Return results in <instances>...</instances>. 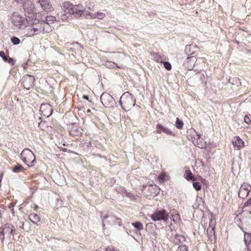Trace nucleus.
Instances as JSON below:
<instances>
[{
    "instance_id": "6ab92c4d",
    "label": "nucleus",
    "mask_w": 251,
    "mask_h": 251,
    "mask_svg": "<svg viewBox=\"0 0 251 251\" xmlns=\"http://www.w3.org/2000/svg\"><path fill=\"white\" fill-rule=\"evenodd\" d=\"M162 131L170 135L173 134L172 131L168 128L165 127L161 124H158L156 126V133H160Z\"/></svg>"
},
{
    "instance_id": "09e8293b",
    "label": "nucleus",
    "mask_w": 251,
    "mask_h": 251,
    "mask_svg": "<svg viewBox=\"0 0 251 251\" xmlns=\"http://www.w3.org/2000/svg\"><path fill=\"white\" fill-rule=\"evenodd\" d=\"M83 98L87 100H89V98H88V96H86V95H83Z\"/></svg>"
},
{
    "instance_id": "ea45409f",
    "label": "nucleus",
    "mask_w": 251,
    "mask_h": 251,
    "mask_svg": "<svg viewBox=\"0 0 251 251\" xmlns=\"http://www.w3.org/2000/svg\"><path fill=\"white\" fill-rule=\"evenodd\" d=\"M166 176V175L165 173H161L158 176V178L160 181H163Z\"/></svg>"
},
{
    "instance_id": "c03bdc74",
    "label": "nucleus",
    "mask_w": 251,
    "mask_h": 251,
    "mask_svg": "<svg viewBox=\"0 0 251 251\" xmlns=\"http://www.w3.org/2000/svg\"><path fill=\"white\" fill-rule=\"evenodd\" d=\"M0 56L2 58V59L3 60L4 59V58L6 56L5 55V53L4 52L2 51H0Z\"/></svg>"
},
{
    "instance_id": "c85d7f7f",
    "label": "nucleus",
    "mask_w": 251,
    "mask_h": 251,
    "mask_svg": "<svg viewBox=\"0 0 251 251\" xmlns=\"http://www.w3.org/2000/svg\"><path fill=\"white\" fill-rule=\"evenodd\" d=\"M105 17V14L104 13L100 12H95V19L99 20L103 19Z\"/></svg>"
},
{
    "instance_id": "423d86ee",
    "label": "nucleus",
    "mask_w": 251,
    "mask_h": 251,
    "mask_svg": "<svg viewBox=\"0 0 251 251\" xmlns=\"http://www.w3.org/2000/svg\"><path fill=\"white\" fill-rule=\"evenodd\" d=\"M74 4L69 1L62 2L61 7L63 14L61 15V19L63 21L66 20L68 18L72 17Z\"/></svg>"
},
{
    "instance_id": "f03ea898",
    "label": "nucleus",
    "mask_w": 251,
    "mask_h": 251,
    "mask_svg": "<svg viewBox=\"0 0 251 251\" xmlns=\"http://www.w3.org/2000/svg\"><path fill=\"white\" fill-rule=\"evenodd\" d=\"M23 8L26 23H36V12L33 2L30 0L25 1L23 4Z\"/></svg>"
},
{
    "instance_id": "c756f323",
    "label": "nucleus",
    "mask_w": 251,
    "mask_h": 251,
    "mask_svg": "<svg viewBox=\"0 0 251 251\" xmlns=\"http://www.w3.org/2000/svg\"><path fill=\"white\" fill-rule=\"evenodd\" d=\"M176 126L178 129H181L183 124L182 121L180 120L178 118H176Z\"/></svg>"
},
{
    "instance_id": "5fc2aeb1",
    "label": "nucleus",
    "mask_w": 251,
    "mask_h": 251,
    "mask_svg": "<svg viewBox=\"0 0 251 251\" xmlns=\"http://www.w3.org/2000/svg\"><path fill=\"white\" fill-rule=\"evenodd\" d=\"M172 225H171L170 226V228L171 229V230H173V228L172 227Z\"/></svg>"
},
{
    "instance_id": "4be33fe9",
    "label": "nucleus",
    "mask_w": 251,
    "mask_h": 251,
    "mask_svg": "<svg viewBox=\"0 0 251 251\" xmlns=\"http://www.w3.org/2000/svg\"><path fill=\"white\" fill-rule=\"evenodd\" d=\"M185 241V238L183 236L179 234H176L173 239V242L176 244L182 243Z\"/></svg>"
},
{
    "instance_id": "f704fd0d",
    "label": "nucleus",
    "mask_w": 251,
    "mask_h": 251,
    "mask_svg": "<svg viewBox=\"0 0 251 251\" xmlns=\"http://www.w3.org/2000/svg\"><path fill=\"white\" fill-rule=\"evenodd\" d=\"M154 60L157 62H162V58L158 54L156 53L153 55Z\"/></svg>"
},
{
    "instance_id": "4468645a",
    "label": "nucleus",
    "mask_w": 251,
    "mask_h": 251,
    "mask_svg": "<svg viewBox=\"0 0 251 251\" xmlns=\"http://www.w3.org/2000/svg\"><path fill=\"white\" fill-rule=\"evenodd\" d=\"M251 187L247 183L243 184L240 188L238 192L239 197L243 199L246 197L249 194Z\"/></svg>"
},
{
    "instance_id": "864d4df0",
    "label": "nucleus",
    "mask_w": 251,
    "mask_h": 251,
    "mask_svg": "<svg viewBox=\"0 0 251 251\" xmlns=\"http://www.w3.org/2000/svg\"><path fill=\"white\" fill-rule=\"evenodd\" d=\"M37 208H38V206L37 205H35V207H34V209L36 210Z\"/></svg>"
},
{
    "instance_id": "72a5a7b5",
    "label": "nucleus",
    "mask_w": 251,
    "mask_h": 251,
    "mask_svg": "<svg viewBox=\"0 0 251 251\" xmlns=\"http://www.w3.org/2000/svg\"><path fill=\"white\" fill-rule=\"evenodd\" d=\"M12 43L15 45H18L20 43V39L16 37H13L11 38Z\"/></svg>"
},
{
    "instance_id": "79ce46f5",
    "label": "nucleus",
    "mask_w": 251,
    "mask_h": 251,
    "mask_svg": "<svg viewBox=\"0 0 251 251\" xmlns=\"http://www.w3.org/2000/svg\"><path fill=\"white\" fill-rule=\"evenodd\" d=\"M215 220H211V221H210V223H209V226H211V227H212V229H214V226H214V225H215Z\"/></svg>"
},
{
    "instance_id": "9b49d317",
    "label": "nucleus",
    "mask_w": 251,
    "mask_h": 251,
    "mask_svg": "<svg viewBox=\"0 0 251 251\" xmlns=\"http://www.w3.org/2000/svg\"><path fill=\"white\" fill-rule=\"evenodd\" d=\"M16 231V228L14 226L10 224H6L2 226L1 232L4 235L10 237L11 234H14Z\"/></svg>"
},
{
    "instance_id": "a19ab883",
    "label": "nucleus",
    "mask_w": 251,
    "mask_h": 251,
    "mask_svg": "<svg viewBox=\"0 0 251 251\" xmlns=\"http://www.w3.org/2000/svg\"><path fill=\"white\" fill-rule=\"evenodd\" d=\"M106 65L108 67L109 66L112 68L117 66V65L115 63L111 62H107V64Z\"/></svg>"
},
{
    "instance_id": "393cba45",
    "label": "nucleus",
    "mask_w": 251,
    "mask_h": 251,
    "mask_svg": "<svg viewBox=\"0 0 251 251\" xmlns=\"http://www.w3.org/2000/svg\"><path fill=\"white\" fill-rule=\"evenodd\" d=\"M83 15L86 19H95V13H92L87 9H84Z\"/></svg>"
},
{
    "instance_id": "2f4dec72",
    "label": "nucleus",
    "mask_w": 251,
    "mask_h": 251,
    "mask_svg": "<svg viewBox=\"0 0 251 251\" xmlns=\"http://www.w3.org/2000/svg\"><path fill=\"white\" fill-rule=\"evenodd\" d=\"M193 186L194 188L197 191H199L201 188V185L199 182H193Z\"/></svg>"
},
{
    "instance_id": "8fccbe9b",
    "label": "nucleus",
    "mask_w": 251,
    "mask_h": 251,
    "mask_svg": "<svg viewBox=\"0 0 251 251\" xmlns=\"http://www.w3.org/2000/svg\"><path fill=\"white\" fill-rule=\"evenodd\" d=\"M22 228L24 229V223H23L22 224V226L21 227Z\"/></svg>"
},
{
    "instance_id": "dca6fc26",
    "label": "nucleus",
    "mask_w": 251,
    "mask_h": 251,
    "mask_svg": "<svg viewBox=\"0 0 251 251\" xmlns=\"http://www.w3.org/2000/svg\"><path fill=\"white\" fill-rule=\"evenodd\" d=\"M147 195L151 196H156L159 193L160 189L156 185L151 184L147 187Z\"/></svg>"
},
{
    "instance_id": "412c9836",
    "label": "nucleus",
    "mask_w": 251,
    "mask_h": 251,
    "mask_svg": "<svg viewBox=\"0 0 251 251\" xmlns=\"http://www.w3.org/2000/svg\"><path fill=\"white\" fill-rule=\"evenodd\" d=\"M244 241L247 249L251 251V234H245Z\"/></svg>"
},
{
    "instance_id": "9d476101",
    "label": "nucleus",
    "mask_w": 251,
    "mask_h": 251,
    "mask_svg": "<svg viewBox=\"0 0 251 251\" xmlns=\"http://www.w3.org/2000/svg\"><path fill=\"white\" fill-rule=\"evenodd\" d=\"M35 78L33 76L30 75H25L23 78L22 84L25 88L28 90L32 87Z\"/></svg>"
},
{
    "instance_id": "ddd939ff",
    "label": "nucleus",
    "mask_w": 251,
    "mask_h": 251,
    "mask_svg": "<svg viewBox=\"0 0 251 251\" xmlns=\"http://www.w3.org/2000/svg\"><path fill=\"white\" fill-rule=\"evenodd\" d=\"M84 13L83 7L81 4L74 5L72 16L75 18H79Z\"/></svg>"
},
{
    "instance_id": "bb28decb",
    "label": "nucleus",
    "mask_w": 251,
    "mask_h": 251,
    "mask_svg": "<svg viewBox=\"0 0 251 251\" xmlns=\"http://www.w3.org/2000/svg\"><path fill=\"white\" fill-rule=\"evenodd\" d=\"M131 225L139 231L143 229V225L140 222L132 223Z\"/></svg>"
},
{
    "instance_id": "603ef678",
    "label": "nucleus",
    "mask_w": 251,
    "mask_h": 251,
    "mask_svg": "<svg viewBox=\"0 0 251 251\" xmlns=\"http://www.w3.org/2000/svg\"><path fill=\"white\" fill-rule=\"evenodd\" d=\"M128 197H130V198H132V197H133V196L131 194H129L128 195Z\"/></svg>"
},
{
    "instance_id": "2eb2a0df",
    "label": "nucleus",
    "mask_w": 251,
    "mask_h": 251,
    "mask_svg": "<svg viewBox=\"0 0 251 251\" xmlns=\"http://www.w3.org/2000/svg\"><path fill=\"white\" fill-rule=\"evenodd\" d=\"M196 61V58L194 56L188 57L185 60L183 65L188 70H191L194 67Z\"/></svg>"
},
{
    "instance_id": "4d7b16f0",
    "label": "nucleus",
    "mask_w": 251,
    "mask_h": 251,
    "mask_svg": "<svg viewBox=\"0 0 251 251\" xmlns=\"http://www.w3.org/2000/svg\"><path fill=\"white\" fill-rule=\"evenodd\" d=\"M87 112H90V110L88 109V110H87Z\"/></svg>"
},
{
    "instance_id": "cd10ccee",
    "label": "nucleus",
    "mask_w": 251,
    "mask_h": 251,
    "mask_svg": "<svg viewBox=\"0 0 251 251\" xmlns=\"http://www.w3.org/2000/svg\"><path fill=\"white\" fill-rule=\"evenodd\" d=\"M12 170L14 173H18L20 172H24V168L22 165L18 164L13 168Z\"/></svg>"
},
{
    "instance_id": "0eeeda50",
    "label": "nucleus",
    "mask_w": 251,
    "mask_h": 251,
    "mask_svg": "<svg viewBox=\"0 0 251 251\" xmlns=\"http://www.w3.org/2000/svg\"><path fill=\"white\" fill-rule=\"evenodd\" d=\"M150 217L154 222L161 220L166 222L168 219V214L165 210H156L150 215Z\"/></svg>"
},
{
    "instance_id": "de8ad7c7",
    "label": "nucleus",
    "mask_w": 251,
    "mask_h": 251,
    "mask_svg": "<svg viewBox=\"0 0 251 251\" xmlns=\"http://www.w3.org/2000/svg\"><path fill=\"white\" fill-rule=\"evenodd\" d=\"M105 251H113V249L110 247H106L105 249Z\"/></svg>"
},
{
    "instance_id": "13d9d810",
    "label": "nucleus",
    "mask_w": 251,
    "mask_h": 251,
    "mask_svg": "<svg viewBox=\"0 0 251 251\" xmlns=\"http://www.w3.org/2000/svg\"><path fill=\"white\" fill-rule=\"evenodd\" d=\"M41 124H42L41 123L39 124V126H41Z\"/></svg>"
},
{
    "instance_id": "e433bc0d",
    "label": "nucleus",
    "mask_w": 251,
    "mask_h": 251,
    "mask_svg": "<svg viewBox=\"0 0 251 251\" xmlns=\"http://www.w3.org/2000/svg\"><path fill=\"white\" fill-rule=\"evenodd\" d=\"M176 251H188V249L185 245H182L179 246Z\"/></svg>"
},
{
    "instance_id": "58836bf2",
    "label": "nucleus",
    "mask_w": 251,
    "mask_h": 251,
    "mask_svg": "<svg viewBox=\"0 0 251 251\" xmlns=\"http://www.w3.org/2000/svg\"><path fill=\"white\" fill-rule=\"evenodd\" d=\"M112 220H115L116 223L118 224L119 226L121 225V220L120 218H116L115 216H111L110 217Z\"/></svg>"
},
{
    "instance_id": "20e7f679",
    "label": "nucleus",
    "mask_w": 251,
    "mask_h": 251,
    "mask_svg": "<svg viewBox=\"0 0 251 251\" xmlns=\"http://www.w3.org/2000/svg\"><path fill=\"white\" fill-rule=\"evenodd\" d=\"M120 103L125 110H130L135 104V99L132 95L128 92L124 93L121 97Z\"/></svg>"
},
{
    "instance_id": "37998d69",
    "label": "nucleus",
    "mask_w": 251,
    "mask_h": 251,
    "mask_svg": "<svg viewBox=\"0 0 251 251\" xmlns=\"http://www.w3.org/2000/svg\"><path fill=\"white\" fill-rule=\"evenodd\" d=\"M15 204L13 203H11L9 205V208L11 209V210L12 211V213H13V210H14V206Z\"/></svg>"
},
{
    "instance_id": "aec40b11",
    "label": "nucleus",
    "mask_w": 251,
    "mask_h": 251,
    "mask_svg": "<svg viewBox=\"0 0 251 251\" xmlns=\"http://www.w3.org/2000/svg\"><path fill=\"white\" fill-rule=\"evenodd\" d=\"M193 144L195 146L201 149L205 148L206 146V142L203 141L202 139H201V137H200V139L193 141Z\"/></svg>"
},
{
    "instance_id": "bf43d9fd",
    "label": "nucleus",
    "mask_w": 251,
    "mask_h": 251,
    "mask_svg": "<svg viewBox=\"0 0 251 251\" xmlns=\"http://www.w3.org/2000/svg\"><path fill=\"white\" fill-rule=\"evenodd\" d=\"M249 208L250 209V210H251V206L249 207Z\"/></svg>"
},
{
    "instance_id": "39448f33",
    "label": "nucleus",
    "mask_w": 251,
    "mask_h": 251,
    "mask_svg": "<svg viewBox=\"0 0 251 251\" xmlns=\"http://www.w3.org/2000/svg\"><path fill=\"white\" fill-rule=\"evenodd\" d=\"M22 161L28 167H31L35 162V157L34 153L30 150L25 149L21 154Z\"/></svg>"
},
{
    "instance_id": "f8f14e48",
    "label": "nucleus",
    "mask_w": 251,
    "mask_h": 251,
    "mask_svg": "<svg viewBox=\"0 0 251 251\" xmlns=\"http://www.w3.org/2000/svg\"><path fill=\"white\" fill-rule=\"evenodd\" d=\"M42 9L46 12H50L54 10V7L52 5L50 0H38Z\"/></svg>"
},
{
    "instance_id": "a211bd4d",
    "label": "nucleus",
    "mask_w": 251,
    "mask_h": 251,
    "mask_svg": "<svg viewBox=\"0 0 251 251\" xmlns=\"http://www.w3.org/2000/svg\"><path fill=\"white\" fill-rule=\"evenodd\" d=\"M232 144L236 150H238L240 148L244 146V141L239 136H235L234 137L232 141Z\"/></svg>"
},
{
    "instance_id": "f3484780",
    "label": "nucleus",
    "mask_w": 251,
    "mask_h": 251,
    "mask_svg": "<svg viewBox=\"0 0 251 251\" xmlns=\"http://www.w3.org/2000/svg\"><path fill=\"white\" fill-rule=\"evenodd\" d=\"M188 137L189 140L193 143V141L197 139H200L201 137L200 134H198L197 131L194 129H190L187 132Z\"/></svg>"
},
{
    "instance_id": "4c0bfd02",
    "label": "nucleus",
    "mask_w": 251,
    "mask_h": 251,
    "mask_svg": "<svg viewBox=\"0 0 251 251\" xmlns=\"http://www.w3.org/2000/svg\"><path fill=\"white\" fill-rule=\"evenodd\" d=\"M165 68L167 70H170L172 66L171 64L169 62H164L163 63Z\"/></svg>"
},
{
    "instance_id": "3c124183",
    "label": "nucleus",
    "mask_w": 251,
    "mask_h": 251,
    "mask_svg": "<svg viewBox=\"0 0 251 251\" xmlns=\"http://www.w3.org/2000/svg\"><path fill=\"white\" fill-rule=\"evenodd\" d=\"M2 176L1 175H0V182H1V181L2 180Z\"/></svg>"
},
{
    "instance_id": "7c9ffc66",
    "label": "nucleus",
    "mask_w": 251,
    "mask_h": 251,
    "mask_svg": "<svg viewBox=\"0 0 251 251\" xmlns=\"http://www.w3.org/2000/svg\"><path fill=\"white\" fill-rule=\"evenodd\" d=\"M172 220L175 223H178L180 220V215L177 213H176V214L172 215Z\"/></svg>"
},
{
    "instance_id": "c9c22d12",
    "label": "nucleus",
    "mask_w": 251,
    "mask_h": 251,
    "mask_svg": "<svg viewBox=\"0 0 251 251\" xmlns=\"http://www.w3.org/2000/svg\"><path fill=\"white\" fill-rule=\"evenodd\" d=\"M244 122L248 125H250L251 123V116L246 115L244 117Z\"/></svg>"
},
{
    "instance_id": "1a4fd4ad",
    "label": "nucleus",
    "mask_w": 251,
    "mask_h": 251,
    "mask_svg": "<svg viewBox=\"0 0 251 251\" xmlns=\"http://www.w3.org/2000/svg\"><path fill=\"white\" fill-rule=\"evenodd\" d=\"M40 114L45 118L49 117L52 113L51 106L48 103L43 104L40 109Z\"/></svg>"
},
{
    "instance_id": "7ed1b4c3",
    "label": "nucleus",
    "mask_w": 251,
    "mask_h": 251,
    "mask_svg": "<svg viewBox=\"0 0 251 251\" xmlns=\"http://www.w3.org/2000/svg\"><path fill=\"white\" fill-rule=\"evenodd\" d=\"M11 19L12 23L15 26L18 27L20 29L23 30V34L25 36L27 37L32 36L27 35L25 34V30L27 27L33 25L34 23H27L25 20V18L21 16L17 12H14L12 14L11 16Z\"/></svg>"
},
{
    "instance_id": "a18cd8bd",
    "label": "nucleus",
    "mask_w": 251,
    "mask_h": 251,
    "mask_svg": "<svg viewBox=\"0 0 251 251\" xmlns=\"http://www.w3.org/2000/svg\"><path fill=\"white\" fill-rule=\"evenodd\" d=\"M2 228H0V231H1ZM4 235L3 234V232H0V238H1L2 239L4 238Z\"/></svg>"
},
{
    "instance_id": "f257e3e1",
    "label": "nucleus",
    "mask_w": 251,
    "mask_h": 251,
    "mask_svg": "<svg viewBox=\"0 0 251 251\" xmlns=\"http://www.w3.org/2000/svg\"><path fill=\"white\" fill-rule=\"evenodd\" d=\"M55 20L56 18L52 16H47L46 21H39L37 20L36 23L27 27L25 30V34L28 36H34L49 32L51 30L50 24Z\"/></svg>"
},
{
    "instance_id": "473e14b6",
    "label": "nucleus",
    "mask_w": 251,
    "mask_h": 251,
    "mask_svg": "<svg viewBox=\"0 0 251 251\" xmlns=\"http://www.w3.org/2000/svg\"><path fill=\"white\" fill-rule=\"evenodd\" d=\"M3 60L5 62H8L11 64L12 65H14L15 64V62L14 60L12 58L9 57L8 56H6Z\"/></svg>"
},
{
    "instance_id": "6e6d98bb",
    "label": "nucleus",
    "mask_w": 251,
    "mask_h": 251,
    "mask_svg": "<svg viewBox=\"0 0 251 251\" xmlns=\"http://www.w3.org/2000/svg\"><path fill=\"white\" fill-rule=\"evenodd\" d=\"M73 132V131H71V134L73 135H75V134Z\"/></svg>"
},
{
    "instance_id": "b1692460",
    "label": "nucleus",
    "mask_w": 251,
    "mask_h": 251,
    "mask_svg": "<svg viewBox=\"0 0 251 251\" xmlns=\"http://www.w3.org/2000/svg\"><path fill=\"white\" fill-rule=\"evenodd\" d=\"M29 218L31 222L34 224H36L37 223H38L40 220L39 216L35 213L30 214L29 215Z\"/></svg>"
},
{
    "instance_id": "6e6552de",
    "label": "nucleus",
    "mask_w": 251,
    "mask_h": 251,
    "mask_svg": "<svg viewBox=\"0 0 251 251\" xmlns=\"http://www.w3.org/2000/svg\"><path fill=\"white\" fill-rule=\"evenodd\" d=\"M100 101L105 107H113L115 103L113 98L109 94L103 93L100 96Z\"/></svg>"
},
{
    "instance_id": "49530a36",
    "label": "nucleus",
    "mask_w": 251,
    "mask_h": 251,
    "mask_svg": "<svg viewBox=\"0 0 251 251\" xmlns=\"http://www.w3.org/2000/svg\"><path fill=\"white\" fill-rule=\"evenodd\" d=\"M108 217V215H105L103 216L102 221H103V226H104V220Z\"/></svg>"
},
{
    "instance_id": "a878e982",
    "label": "nucleus",
    "mask_w": 251,
    "mask_h": 251,
    "mask_svg": "<svg viewBox=\"0 0 251 251\" xmlns=\"http://www.w3.org/2000/svg\"><path fill=\"white\" fill-rule=\"evenodd\" d=\"M244 211L249 212L251 214V198L249 199L244 204Z\"/></svg>"
},
{
    "instance_id": "5701e85b",
    "label": "nucleus",
    "mask_w": 251,
    "mask_h": 251,
    "mask_svg": "<svg viewBox=\"0 0 251 251\" xmlns=\"http://www.w3.org/2000/svg\"><path fill=\"white\" fill-rule=\"evenodd\" d=\"M184 177L187 180H192L193 181L195 180L194 176L189 170H187L185 171L184 174Z\"/></svg>"
}]
</instances>
